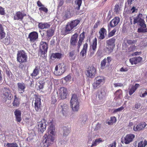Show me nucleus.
Returning a JSON list of instances; mask_svg holds the SVG:
<instances>
[{
	"instance_id": "obj_1",
	"label": "nucleus",
	"mask_w": 147,
	"mask_h": 147,
	"mask_svg": "<svg viewBox=\"0 0 147 147\" xmlns=\"http://www.w3.org/2000/svg\"><path fill=\"white\" fill-rule=\"evenodd\" d=\"M80 21L78 20H76L67 23L65 26V35L70 33L79 24Z\"/></svg>"
},
{
	"instance_id": "obj_2",
	"label": "nucleus",
	"mask_w": 147,
	"mask_h": 147,
	"mask_svg": "<svg viewBox=\"0 0 147 147\" xmlns=\"http://www.w3.org/2000/svg\"><path fill=\"white\" fill-rule=\"evenodd\" d=\"M70 106L74 112H78L80 108V102L76 94H73L70 101Z\"/></svg>"
},
{
	"instance_id": "obj_3",
	"label": "nucleus",
	"mask_w": 147,
	"mask_h": 147,
	"mask_svg": "<svg viewBox=\"0 0 147 147\" xmlns=\"http://www.w3.org/2000/svg\"><path fill=\"white\" fill-rule=\"evenodd\" d=\"M66 69L65 64L63 63H60L56 66L54 73L56 76H60L65 72Z\"/></svg>"
},
{
	"instance_id": "obj_4",
	"label": "nucleus",
	"mask_w": 147,
	"mask_h": 147,
	"mask_svg": "<svg viewBox=\"0 0 147 147\" xmlns=\"http://www.w3.org/2000/svg\"><path fill=\"white\" fill-rule=\"evenodd\" d=\"M142 17V14L139 13L136 16L134 17V21L133 23L134 24H137L138 25H139L140 27L143 28H146V25Z\"/></svg>"
},
{
	"instance_id": "obj_5",
	"label": "nucleus",
	"mask_w": 147,
	"mask_h": 147,
	"mask_svg": "<svg viewBox=\"0 0 147 147\" xmlns=\"http://www.w3.org/2000/svg\"><path fill=\"white\" fill-rule=\"evenodd\" d=\"M105 78L103 76H98L94 79V82L92 86L95 89L100 87L105 82Z\"/></svg>"
},
{
	"instance_id": "obj_6",
	"label": "nucleus",
	"mask_w": 147,
	"mask_h": 147,
	"mask_svg": "<svg viewBox=\"0 0 147 147\" xmlns=\"http://www.w3.org/2000/svg\"><path fill=\"white\" fill-rule=\"evenodd\" d=\"M115 38L113 37L106 41L107 45L106 46V50L108 53H110L112 52L113 49L115 46Z\"/></svg>"
},
{
	"instance_id": "obj_7",
	"label": "nucleus",
	"mask_w": 147,
	"mask_h": 147,
	"mask_svg": "<svg viewBox=\"0 0 147 147\" xmlns=\"http://www.w3.org/2000/svg\"><path fill=\"white\" fill-rule=\"evenodd\" d=\"M17 60L20 63L27 62L28 57L26 53L23 51L18 52L17 55Z\"/></svg>"
},
{
	"instance_id": "obj_8",
	"label": "nucleus",
	"mask_w": 147,
	"mask_h": 147,
	"mask_svg": "<svg viewBox=\"0 0 147 147\" xmlns=\"http://www.w3.org/2000/svg\"><path fill=\"white\" fill-rule=\"evenodd\" d=\"M96 69L93 66H89L86 72V76L89 78H92L94 77L96 74Z\"/></svg>"
},
{
	"instance_id": "obj_9",
	"label": "nucleus",
	"mask_w": 147,
	"mask_h": 147,
	"mask_svg": "<svg viewBox=\"0 0 147 147\" xmlns=\"http://www.w3.org/2000/svg\"><path fill=\"white\" fill-rule=\"evenodd\" d=\"M1 92L4 98L10 100L12 98L13 96L9 88L4 87L2 88Z\"/></svg>"
},
{
	"instance_id": "obj_10",
	"label": "nucleus",
	"mask_w": 147,
	"mask_h": 147,
	"mask_svg": "<svg viewBox=\"0 0 147 147\" xmlns=\"http://www.w3.org/2000/svg\"><path fill=\"white\" fill-rule=\"evenodd\" d=\"M45 140L44 143V146L48 147L52 143L54 140V136L50 135H45Z\"/></svg>"
},
{
	"instance_id": "obj_11",
	"label": "nucleus",
	"mask_w": 147,
	"mask_h": 147,
	"mask_svg": "<svg viewBox=\"0 0 147 147\" xmlns=\"http://www.w3.org/2000/svg\"><path fill=\"white\" fill-rule=\"evenodd\" d=\"M51 121L49 122V127L47 131V133L45 134L46 135H50L53 136H55V127L52 121Z\"/></svg>"
},
{
	"instance_id": "obj_12",
	"label": "nucleus",
	"mask_w": 147,
	"mask_h": 147,
	"mask_svg": "<svg viewBox=\"0 0 147 147\" xmlns=\"http://www.w3.org/2000/svg\"><path fill=\"white\" fill-rule=\"evenodd\" d=\"M38 123V131L41 133H42L46 130V121L44 119Z\"/></svg>"
},
{
	"instance_id": "obj_13",
	"label": "nucleus",
	"mask_w": 147,
	"mask_h": 147,
	"mask_svg": "<svg viewBox=\"0 0 147 147\" xmlns=\"http://www.w3.org/2000/svg\"><path fill=\"white\" fill-rule=\"evenodd\" d=\"M40 52L41 53V55L43 54L44 56H45L48 49V45L45 42L42 41L40 42Z\"/></svg>"
},
{
	"instance_id": "obj_14",
	"label": "nucleus",
	"mask_w": 147,
	"mask_h": 147,
	"mask_svg": "<svg viewBox=\"0 0 147 147\" xmlns=\"http://www.w3.org/2000/svg\"><path fill=\"white\" fill-rule=\"evenodd\" d=\"M35 109L36 111H39L40 110V107L41 104L40 96H36L35 98Z\"/></svg>"
},
{
	"instance_id": "obj_15",
	"label": "nucleus",
	"mask_w": 147,
	"mask_h": 147,
	"mask_svg": "<svg viewBox=\"0 0 147 147\" xmlns=\"http://www.w3.org/2000/svg\"><path fill=\"white\" fill-rule=\"evenodd\" d=\"M38 35L36 32H32L29 34L28 38L29 39L31 42H34L38 38Z\"/></svg>"
},
{
	"instance_id": "obj_16",
	"label": "nucleus",
	"mask_w": 147,
	"mask_h": 147,
	"mask_svg": "<svg viewBox=\"0 0 147 147\" xmlns=\"http://www.w3.org/2000/svg\"><path fill=\"white\" fill-rule=\"evenodd\" d=\"M120 21V19L118 17H115L113 20H112L110 22L109 24L108 25V30L109 31L110 30L109 28V25L111 28H113L116 26L119 23Z\"/></svg>"
},
{
	"instance_id": "obj_17",
	"label": "nucleus",
	"mask_w": 147,
	"mask_h": 147,
	"mask_svg": "<svg viewBox=\"0 0 147 147\" xmlns=\"http://www.w3.org/2000/svg\"><path fill=\"white\" fill-rule=\"evenodd\" d=\"M111 60L112 59L110 57H108L106 59H104L101 62V68L104 69L106 65L109 66Z\"/></svg>"
},
{
	"instance_id": "obj_18",
	"label": "nucleus",
	"mask_w": 147,
	"mask_h": 147,
	"mask_svg": "<svg viewBox=\"0 0 147 147\" xmlns=\"http://www.w3.org/2000/svg\"><path fill=\"white\" fill-rule=\"evenodd\" d=\"M135 135L134 134H130L127 135L124 138V140L122 141V142L127 144L131 142L134 138Z\"/></svg>"
},
{
	"instance_id": "obj_19",
	"label": "nucleus",
	"mask_w": 147,
	"mask_h": 147,
	"mask_svg": "<svg viewBox=\"0 0 147 147\" xmlns=\"http://www.w3.org/2000/svg\"><path fill=\"white\" fill-rule=\"evenodd\" d=\"M85 32H83L80 35L79 39L78 40L77 47V50L78 52L79 51V49L80 46L82 44V42L83 41L85 38Z\"/></svg>"
},
{
	"instance_id": "obj_20",
	"label": "nucleus",
	"mask_w": 147,
	"mask_h": 147,
	"mask_svg": "<svg viewBox=\"0 0 147 147\" xmlns=\"http://www.w3.org/2000/svg\"><path fill=\"white\" fill-rule=\"evenodd\" d=\"M59 92L61 99H64L66 98L67 94V90L66 88L64 87L61 88Z\"/></svg>"
},
{
	"instance_id": "obj_21",
	"label": "nucleus",
	"mask_w": 147,
	"mask_h": 147,
	"mask_svg": "<svg viewBox=\"0 0 147 147\" xmlns=\"http://www.w3.org/2000/svg\"><path fill=\"white\" fill-rule=\"evenodd\" d=\"M142 59L140 57H135L130 58L129 61L132 65L136 64L140 62Z\"/></svg>"
},
{
	"instance_id": "obj_22",
	"label": "nucleus",
	"mask_w": 147,
	"mask_h": 147,
	"mask_svg": "<svg viewBox=\"0 0 147 147\" xmlns=\"http://www.w3.org/2000/svg\"><path fill=\"white\" fill-rule=\"evenodd\" d=\"M60 107H59V108L61 109V112L63 115L65 116L67 113L68 107L67 105L63 103L60 104Z\"/></svg>"
},
{
	"instance_id": "obj_23",
	"label": "nucleus",
	"mask_w": 147,
	"mask_h": 147,
	"mask_svg": "<svg viewBox=\"0 0 147 147\" xmlns=\"http://www.w3.org/2000/svg\"><path fill=\"white\" fill-rule=\"evenodd\" d=\"M14 114L16 121L17 122H20L22 120L21 111L18 109H16L14 111Z\"/></svg>"
},
{
	"instance_id": "obj_24",
	"label": "nucleus",
	"mask_w": 147,
	"mask_h": 147,
	"mask_svg": "<svg viewBox=\"0 0 147 147\" xmlns=\"http://www.w3.org/2000/svg\"><path fill=\"white\" fill-rule=\"evenodd\" d=\"M26 16V14L23 13L22 12L18 11L14 15V20H22L24 17Z\"/></svg>"
},
{
	"instance_id": "obj_25",
	"label": "nucleus",
	"mask_w": 147,
	"mask_h": 147,
	"mask_svg": "<svg viewBox=\"0 0 147 147\" xmlns=\"http://www.w3.org/2000/svg\"><path fill=\"white\" fill-rule=\"evenodd\" d=\"M38 26L39 28L41 29H47L49 28L51 24L47 22H39L38 24Z\"/></svg>"
},
{
	"instance_id": "obj_26",
	"label": "nucleus",
	"mask_w": 147,
	"mask_h": 147,
	"mask_svg": "<svg viewBox=\"0 0 147 147\" xmlns=\"http://www.w3.org/2000/svg\"><path fill=\"white\" fill-rule=\"evenodd\" d=\"M5 26L0 24V40L3 39L5 36L6 33L5 31Z\"/></svg>"
},
{
	"instance_id": "obj_27",
	"label": "nucleus",
	"mask_w": 147,
	"mask_h": 147,
	"mask_svg": "<svg viewBox=\"0 0 147 147\" xmlns=\"http://www.w3.org/2000/svg\"><path fill=\"white\" fill-rule=\"evenodd\" d=\"M18 91L20 94H23L26 88V85L23 83H17Z\"/></svg>"
},
{
	"instance_id": "obj_28",
	"label": "nucleus",
	"mask_w": 147,
	"mask_h": 147,
	"mask_svg": "<svg viewBox=\"0 0 147 147\" xmlns=\"http://www.w3.org/2000/svg\"><path fill=\"white\" fill-rule=\"evenodd\" d=\"M146 125L145 122H142L134 127L133 129L135 131H140Z\"/></svg>"
},
{
	"instance_id": "obj_29",
	"label": "nucleus",
	"mask_w": 147,
	"mask_h": 147,
	"mask_svg": "<svg viewBox=\"0 0 147 147\" xmlns=\"http://www.w3.org/2000/svg\"><path fill=\"white\" fill-rule=\"evenodd\" d=\"M100 34V36L99 38L100 39L102 40L103 39L106 35L107 31L104 28H101L99 32Z\"/></svg>"
},
{
	"instance_id": "obj_30",
	"label": "nucleus",
	"mask_w": 147,
	"mask_h": 147,
	"mask_svg": "<svg viewBox=\"0 0 147 147\" xmlns=\"http://www.w3.org/2000/svg\"><path fill=\"white\" fill-rule=\"evenodd\" d=\"M78 37V34L75 33L74 35L71 36V38L70 42V44L72 46L75 45L77 42Z\"/></svg>"
},
{
	"instance_id": "obj_31",
	"label": "nucleus",
	"mask_w": 147,
	"mask_h": 147,
	"mask_svg": "<svg viewBox=\"0 0 147 147\" xmlns=\"http://www.w3.org/2000/svg\"><path fill=\"white\" fill-rule=\"evenodd\" d=\"M13 41L11 36L8 35L3 40V42L7 44H11Z\"/></svg>"
},
{
	"instance_id": "obj_32",
	"label": "nucleus",
	"mask_w": 147,
	"mask_h": 147,
	"mask_svg": "<svg viewBox=\"0 0 147 147\" xmlns=\"http://www.w3.org/2000/svg\"><path fill=\"white\" fill-rule=\"evenodd\" d=\"M88 47V45L87 43H86L84 45L83 48L80 53V55L82 57L86 56Z\"/></svg>"
},
{
	"instance_id": "obj_33",
	"label": "nucleus",
	"mask_w": 147,
	"mask_h": 147,
	"mask_svg": "<svg viewBox=\"0 0 147 147\" xmlns=\"http://www.w3.org/2000/svg\"><path fill=\"white\" fill-rule=\"evenodd\" d=\"M62 57V54L59 53H53L51 55V58L54 60L55 59H60Z\"/></svg>"
},
{
	"instance_id": "obj_34",
	"label": "nucleus",
	"mask_w": 147,
	"mask_h": 147,
	"mask_svg": "<svg viewBox=\"0 0 147 147\" xmlns=\"http://www.w3.org/2000/svg\"><path fill=\"white\" fill-rule=\"evenodd\" d=\"M103 141L101 138H98L96 139L95 141H93L92 142V144L91 146V147L96 146L100 143L103 142Z\"/></svg>"
},
{
	"instance_id": "obj_35",
	"label": "nucleus",
	"mask_w": 147,
	"mask_h": 147,
	"mask_svg": "<svg viewBox=\"0 0 147 147\" xmlns=\"http://www.w3.org/2000/svg\"><path fill=\"white\" fill-rule=\"evenodd\" d=\"M40 69V68L39 67H36L31 74V76L32 77H35L37 76L39 73Z\"/></svg>"
},
{
	"instance_id": "obj_36",
	"label": "nucleus",
	"mask_w": 147,
	"mask_h": 147,
	"mask_svg": "<svg viewBox=\"0 0 147 147\" xmlns=\"http://www.w3.org/2000/svg\"><path fill=\"white\" fill-rule=\"evenodd\" d=\"M20 99L17 97L16 95L14 96V99L13 102V105L14 107H17L19 106L20 104Z\"/></svg>"
},
{
	"instance_id": "obj_37",
	"label": "nucleus",
	"mask_w": 147,
	"mask_h": 147,
	"mask_svg": "<svg viewBox=\"0 0 147 147\" xmlns=\"http://www.w3.org/2000/svg\"><path fill=\"white\" fill-rule=\"evenodd\" d=\"M54 31L53 29H49L47 31L46 36L49 38L51 37L54 34Z\"/></svg>"
},
{
	"instance_id": "obj_38",
	"label": "nucleus",
	"mask_w": 147,
	"mask_h": 147,
	"mask_svg": "<svg viewBox=\"0 0 147 147\" xmlns=\"http://www.w3.org/2000/svg\"><path fill=\"white\" fill-rule=\"evenodd\" d=\"M105 92L103 90H101L98 92V96L99 100H100L103 98L105 94Z\"/></svg>"
},
{
	"instance_id": "obj_39",
	"label": "nucleus",
	"mask_w": 147,
	"mask_h": 147,
	"mask_svg": "<svg viewBox=\"0 0 147 147\" xmlns=\"http://www.w3.org/2000/svg\"><path fill=\"white\" fill-rule=\"evenodd\" d=\"M82 0H76L75 1V9L77 10H79L81 5Z\"/></svg>"
},
{
	"instance_id": "obj_40",
	"label": "nucleus",
	"mask_w": 147,
	"mask_h": 147,
	"mask_svg": "<svg viewBox=\"0 0 147 147\" xmlns=\"http://www.w3.org/2000/svg\"><path fill=\"white\" fill-rule=\"evenodd\" d=\"M115 97L117 98H120L122 96V91L121 89L117 90L115 93Z\"/></svg>"
},
{
	"instance_id": "obj_41",
	"label": "nucleus",
	"mask_w": 147,
	"mask_h": 147,
	"mask_svg": "<svg viewBox=\"0 0 147 147\" xmlns=\"http://www.w3.org/2000/svg\"><path fill=\"white\" fill-rule=\"evenodd\" d=\"M71 16V11L70 10H67L66 11L65 14L64 16V18L66 19H68L70 18Z\"/></svg>"
},
{
	"instance_id": "obj_42",
	"label": "nucleus",
	"mask_w": 147,
	"mask_h": 147,
	"mask_svg": "<svg viewBox=\"0 0 147 147\" xmlns=\"http://www.w3.org/2000/svg\"><path fill=\"white\" fill-rule=\"evenodd\" d=\"M69 133V128L66 127L63 128V134L64 136L66 137L67 136Z\"/></svg>"
},
{
	"instance_id": "obj_43",
	"label": "nucleus",
	"mask_w": 147,
	"mask_h": 147,
	"mask_svg": "<svg viewBox=\"0 0 147 147\" xmlns=\"http://www.w3.org/2000/svg\"><path fill=\"white\" fill-rule=\"evenodd\" d=\"M97 45V39L96 38H95L93 40L92 45L91 46V47H92V49L94 50H96Z\"/></svg>"
},
{
	"instance_id": "obj_44",
	"label": "nucleus",
	"mask_w": 147,
	"mask_h": 147,
	"mask_svg": "<svg viewBox=\"0 0 147 147\" xmlns=\"http://www.w3.org/2000/svg\"><path fill=\"white\" fill-rule=\"evenodd\" d=\"M147 144V141L144 140L139 142L138 147H144Z\"/></svg>"
},
{
	"instance_id": "obj_45",
	"label": "nucleus",
	"mask_w": 147,
	"mask_h": 147,
	"mask_svg": "<svg viewBox=\"0 0 147 147\" xmlns=\"http://www.w3.org/2000/svg\"><path fill=\"white\" fill-rule=\"evenodd\" d=\"M141 90L142 91L141 93L140 94V96L141 97H144L147 95V89H142Z\"/></svg>"
},
{
	"instance_id": "obj_46",
	"label": "nucleus",
	"mask_w": 147,
	"mask_h": 147,
	"mask_svg": "<svg viewBox=\"0 0 147 147\" xmlns=\"http://www.w3.org/2000/svg\"><path fill=\"white\" fill-rule=\"evenodd\" d=\"M116 119L115 117H111L110 120L108 122L109 125H111L115 123L116 121Z\"/></svg>"
},
{
	"instance_id": "obj_47",
	"label": "nucleus",
	"mask_w": 147,
	"mask_h": 147,
	"mask_svg": "<svg viewBox=\"0 0 147 147\" xmlns=\"http://www.w3.org/2000/svg\"><path fill=\"white\" fill-rule=\"evenodd\" d=\"M7 147H19L18 145L16 143H7L6 145Z\"/></svg>"
},
{
	"instance_id": "obj_48",
	"label": "nucleus",
	"mask_w": 147,
	"mask_h": 147,
	"mask_svg": "<svg viewBox=\"0 0 147 147\" xmlns=\"http://www.w3.org/2000/svg\"><path fill=\"white\" fill-rule=\"evenodd\" d=\"M39 9L40 11H43L45 13H47L48 12V9L47 8L45 7V6L44 5L42 7H40Z\"/></svg>"
},
{
	"instance_id": "obj_49",
	"label": "nucleus",
	"mask_w": 147,
	"mask_h": 147,
	"mask_svg": "<svg viewBox=\"0 0 147 147\" xmlns=\"http://www.w3.org/2000/svg\"><path fill=\"white\" fill-rule=\"evenodd\" d=\"M116 31V30L115 28L112 31H111L109 34V37L113 36L115 34V33Z\"/></svg>"
},
{
	"instance_id": "obj_50",
	"label": "nucleus",
	"mask_w": 147,
	"mask_h": 147,
	"mask_svg": "<svg viewBox=\"0 0 147 147\" xmlns=\"http://www.w3.org/2000/svg\"><path fill=\"white\" fill-rule=\"evenodd\" d=\"M136 40H126L127 43L129 45L134 44L136 43Z\"/></svg>"
},
{
	"instance_id": "obj_51",
	"label": "nucleus",
	"mask_w": 147,
	"mask_h": 147,
	"mask_svg": "<svg viewBox=\"0 0 147 147\" xmlns=\"http://www.w3.org/2000/svg\"><path fill=\"white\" fill-rule=\"evenodd\" d=\"M136 90L132 86L131 88L129 89V93L130 95H132L135 91Z\"/></svg>"
},
{
	"instance_id": "obj_52",
	"label": "nucleus",
	"mask_w": 147,
	"mask_h": 147,
	"mask_svg": "<svg viewBox=\"0 0 147 147\" xmlns=\"http://www.w3.org/2000/svg\"><path fill=\"white\" fill-rule=\"evenodd\" d=\"M74 54L75 53L74 51H72L69 53V56L71 58L72 60H74L75 59L74 57H73Z\"/></svg>"
},
{
	"instance_id": "obj_53",
	"label": "nucleus",
	"mask_w": 147,
	"mask_h": 147,
	"mask_svg": "<svg viewBox=\"0 0 147 147\" xmlns=\"http://www.w3.org/2000/svg\"><path fill=\"white\" fill-rule=\"evenodd\" d=\"M134 107L135 110H136V109H138L141 107V104L140 103H136L135 104Z\"/></svg>"
},
{
	"instance_id": "obj_54",
	"label": "nucleus",
	"mask_w": 147,
	"mask_h": 147,
	"mask_svg": "<svg viewBox=\"0 0 147 147\" xmlns=\"http://www.w3.org/2000/svg\"><path fill=\"white\" fill-rule=\"evenodd\" d=\"M87 117L85 115L84 116L83 118L82 119V124H84L87 121Z\"/></svg>"
},
{
	"instance_id": "obj_55",
	"label": "nucleus",
	"mask_w": 147,
	"mask_h": 147,
	"mask_svg": "<svg viewBox=\"0 0 147 147\" xmlns=\"http://www.w3.org/2000/svg\"><path fill=\"white\" fill-rule=\"evenodd\" d=\"M115 12L116 13H118L120 10V8H119V6L118 5H116L115 6Z\"/></svg>"
},
{
	"instance_id": "obj_56",
	"label": "nucleus",
	"mask_w": 147,
	"mask_h": 147,
	"mask_svg": "<svg viewBox=\"0 0 147 147\" xmlns=\"http://www.w3.org/2000/svg\"><path fill=\"white\" fill-rule=\"evenodd\" d=\"M5 14L4 9L0 6V14L1 15H4Z\"/></svg>"
},
{
	"instance_id": "obj_57",
	"label": "nucleus",
	"mask_w": 147,
	"mask_h": 147,
	"mask_svg": "<svg viewBox=\"0 0 147 147\" xmlns=\"http://www.w3.org/2000/svg\"><path fill=\"white\" fill-rule=\"evenodd\" d=\"M114 86L115 87H121L123 85V84H122V83H114Z\"/></svg>"
},
{
	"instance_id": "obj_58",
	"label": "nucleus",
	"mask_w": 147,
	"mask_h": 147,
	"mask_svg": "<svg viewBox=\"0 0 147 147\" xmlns=\"http://www.w3.org/2000/svg\"><path fill=\"white\" fill-rule=\"evenodd\" d=\"M124 107H121L119 108L115 109L114 111V112L115 113L117 112L121 111L123 110L124 109Z\"/></svg>"
},
{
	"instance_id": "obj_59",
	"label": "nucleus",
	"mask_w": 147,
	"mask_h": 147,
	"mask_svg": "<svg viewBox=\"0 0 147 147\" xmlns=\"http://www.w3.org/2000/svg\"><path fill=\"white\" fill-rule=\"evenodd\" d=\"M128 70L127 68L122 67L120 69V71L121 72H126Z\"/></svg>"
},
{
	"instance_id": "obj_60",
	"label": "nucleus",
	"mask_w": 147,
	"mask_h": 147,
	"mask_svg": "<svg viewBox=\"0 0 147 147\" xmlns=\"http://www.w3.org/2000/svg\"><path fill=\"white\" fill-rule=\"evenodd\" d=\"M144 28L141 27L138 29V32L139 33H144Z\"/></svg>"
},
{
	"instance_id": "obj_61",
	"label": "nucleus",
	"mask_w": 147,
	"mask_h": 147,
	"mask_svg": "<svg viewBox=\"0 0 147 147\" xmlns=\"http://www.w3.org/2000/svg\"><path fill=\"white\" fill-rule=\"evenodd\" d=\"M116 147V143L115 141H114L113 143L110 144L108 146V147Z\"/></svg>"
},
{
	"instance_id": "obj_62",
	"label": "nucleus",
	"mask_w": 147,
	"mask_h": 147,
	"mask_svg": "<svg viewBox=\"0 0 147 147\" xmlns=\"http://www.w3.org/2000/svg\"><path fill=\"white\" fill-rule=\"evenodd\" d=\"M71 78V76L70 75H68L64 78V79L67 82L70 80Z\"/></svg>"
},
{
	"instance_id": "obj_63",
	"label": "nucleus",
	"mask_w": 147,
	"mask_h": 147,
	"mask_svg": "<svg viewBox=\"0 0 147 147\" xmlns=\"http://www.w3.org/2000/svg\"><path fill=\"white\" fill-rule=\"evenodd\" d=\"M100 124L98 123H97L96 124L95 128V129L96 130H98L100 129Z\"/></svg>"
},
{
	"instance_id": "obj_64",
	"label": "nucleus",
	"mask_w": 147,
	"mask_h": 147,
	"mask_svg": "<svg viewBox=\"0 0 147 147\" xmlns=\"http://www.w3.org/2000/svg\"><path fill=\"white\" fill-rule=\"evenodd\" d=\"M63 0H59L58 7H60L62 6L64 3Z\"/></svg>"
}]
</instances>
